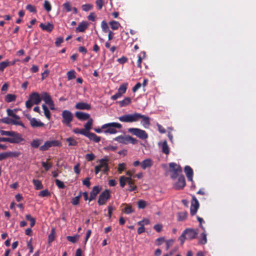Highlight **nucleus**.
<instances>
[{
    "instance_id": "49",
    "label": "nucleus",
    "mask_w": 256,
    "mask_h": 256,
    "mask_svg": "<svg viewBox=\"0 0 256 256\" xmlns=\"http://www.w3.org/2000/svg\"><path fill=\"white\" fill-rule=\"evenodd\" d=\"M93 8V6L91 4H88L82 5V10L84 12H88L91 10Z\"/></svg>"
},
{
    "instance_id": "25",
    "label": "nucleus",
    "mask_w": 256,
    "mask_h": 256,
    "mask_svg": "<svg viewBox=\"0 0 256 256\" xmlns=\"http://www.w3.org/2000/svg\"><path fill=\"white\" fill-rule=\"evenodd\" d=\"M41 98L46 104H48L52 100L50 95L46 92H43L41 94Z\"/></svg>"
},
{
    "instance_id": "15",
    "label": "nucleus",
    "mask_w": 256,
    "mask_h": 256,
    "mask_svg": "<svg viewBox=\"0 0 256 256\" xmlns=\"http://www.w3.org/2000/svg\"><path fill=\"white\" fill-rule=\"evenodd\" d=\"M102 188L100 186H94L90 192V196L88 198L89 202H91L92 200L96 199L97 195L102 190Z\"/></svg>"
},
{
    "instance_id": "53",
    "label": "nucleus",
    "mask_w": 256,
    "mask_h": 256,
    "mask_svg": "<svg viewBox=\"0 0 256 256\" xmlns=\"http://www.w3.org/2000/svg\"><path fill=\"white\" fill-rule=\"evenodd\" d=\"M55 182L56 185L59 188L63 189L66 187L64 182L58 179H56L55 180Z\"/></svg>"
},
{
    "instance_id": "18",
    "label": "nucleus",
    "mask_w": 256,
    "mask_h": 256,
    "mask_svg": "<svg viewBox=\"0 0 256 256\" xmlns=\"http://www.w3.org/2000/svg\"><path fill=\"white\" fill-rule=\"evenodd\" d=\"M75 108L80 110H90L91 108V106L88 103L80 102L75 105Z\"/></svg>"
},
{
    "instance_id": "6",
    "label": "nucleus",
    "mask_w": 256,
    "mask_h": 256,
    "mask_svg": "<svg viewBox=\"0 0 256 256\" xmlns=\"http://www.w3.org/2000/svg\"><path fill=\"white\" fill-rule=\"evenodd\" d=\"M0 134L2 136H11L12 138H10L13 139L16 141L15 144L19 143L24 140L22 137V136L20 134L14 131H6L4 130H0Z\"/></svg>"
},
{
    "instance_id": "48",
    "label": "nucleus",
    "mask_w": 256,
    "mask_h": 256,
    "mask_svg": "<svg viewBox=\"0 0 256 256\" xmlns=\"http://www.w3.org/2000/svg\"><path fill=\"white\" fill-rule=\"evenodd\" d=\"M44 10L47 11L48 12H49L52 10V6L50 4V2L47 0H45L44 4Z\"/></svg>"
},
{
    "instance_id": "44",
    "label": "nucleus",
    "mask_w": 256,
    "mask_h": 256,
    "mask_svg": "<svg viewBox=\"0 0 256 256\" xmlns=\"http://www.w3.org/2000/svg\"><path fill=\"white\" fill-rule=\"evenodd\" d=\"M72 132L76 134H80L83 136H86L87 132H86L84 129H80L78 128H76L72 130Z\"/></svg>"
},
{
    "instance_id": "62",
    "label": "nucleus",
    "mask_w": 256,
    "mask_h": 256,
    "mask_svg": "<svg viewBox=\"0 0 256 256\" xmlns=\"http://www.w3.org/2000/svg\"><path fill=\"white\" fill-rule=\"evenodd\" d=\"M13 120L12 119V124H14V125H18V126H22V127H24V124L22 123V122L19 120Z\"/></svg>"
},
{
    "instance_id": "61",
    "label": "nucleus",
    "mask_w": 256,
    "mask_h": 256,
    "mask_svg": "<svg viewBox=\"0 0 256 256\" xmlns=\"http://www.w3.org/2000/svg\"><path fill=\"white\" fill-rule=\"evenodd\" d=\"M54 229L52 228V230L51 233L48 236V240L49 242H51L52 241H54Z\"/></svg>"
},
{
    "instance_id": "1",
    "label": "nucleus",
    "mask_w": 256,
    "mask_h": 256,
    "mask_svg": "<svg viewBox=\"0 0 256 256\" xmlns=\"http://www.w3.org/2000/svg\"><path fill=\"white\" fill-rule=\"evenodd\" d=\"M41 101V96L38 92H32L29 96L28 100L26 102V106L30 109L34 104H38Z\"/></svg>"
},
{
    "instance_id": "35",
    "label": "nucleus",
    "mask_w": 256,
    "mask_h": 256,
    "mask_svg": "<svg viewBox=\"0 0 256 256\" xmlns=\"http://www.w3.org/2000/svg\"><path fill=\"white\" fill-rule=\"evenodd\" d=\"M49 160V159H47L46 162H42V166L44 168L46 171H48L52 167V162H48Z\"/></svg>"
},
{
    "instance_id": "40",
    "label": "nucleus",
    "mask_w": 256,
    "mask_h": 256,
    "mask_svg": "<svg viewBox=\"0 0 256 256\" xmlns=\"http://www.w3.org/2000/svg\"><path fill=\"white\" fill-rule=\"evenodd\" d=\"M10 65V62L7 60L0 62V70L3 72L5 68Z\"/></svg>"
},
{
    "instance_id": "14",
    "label": "nucleus",
    "mask_w": 256,
    "mask_h": 256,
    "mask_svg": "<svg viewBox=\"0 0 256 256\" xmlns=\"http://www.w3.org/2000/svg\"><path fill=\"white\" fill-rule=\"evenodd\" d=\"M140 119H142L141 124L144 128H149L150 123V118L148 116L138 113V121Z\"/></svg>"
},
{
    "instance_id": "34",
    "label": "nucleus",
    "mask_w": 256,
    "mask_h": 256,
    "mask_svg": "<svg viewBox=\"0 0 256 256\" xmlns=\"http://www.w3.org/2000/svg\"><path fill=\"white\" fill-rule=\"evenodd\" d=\"M128 83L122 84L120 86L118 89V92H120L122 95H123V94H125L126 91V90L128 88Z\"/></svg>"
},
{
    "instance_id": "21",
    "label": "nucleus",
    "mask_w": 256,
    "mask_h": 256,
    "mask_svg": "<svg viewBox=\"0 0 256 256\" xmlns=\"http://www.w3.org/2000/svg\"><path fill=\"white\" fill-rule=\"evenodd\" d=\"M88 26V22L83 21L80 23L78 26L76 28V32H84Z\"/></svg>"
},
{
    "instance_id": "47",
    "label": "nucleus",
    "mask_w": 256,
    "mask_h": 256,
    "mask_svg": "<svg viewBox=\"0 0 256 256\" xmlns=\"http://www.w3.org/2000/svg\"><path fill=\"white\" fill-rule=\"evenodd\" d=\"M68 80H71L76 78V72L74 70L68 71L67 74Z\"/></svg>"
},
{
    "instance_id": "24",
    "label": "nucleus",
    "mask_w": 256,
    "mask_h": 256,
    "mask_svg": "<svg viewBox=\"0 0 256 256\" xmlns=\"http://www.w3.org/2000/svg\"><path fill=\"white\" fill-rule=\"evenodd\" d=\"M142 169L145 170L148 168H150L152 165V162L150 158H147L144 160L140 163Z\"/></svg>"
},
{
    "instance_id": "39",
    "label": "nucleus",
    "mask_w": 256,
    "mask_h": 256,
    "mask_svg": "<svg viewBox=\"0 0 256 256\" xmlns=\"http://www.w3.org/2000/svg\"><path fill=\"white\" fill-rule=\"evenodd\" d=\"M82 196V192H80L79 194L76 196L72 198L71 202L74 206H76L79 204L80 199Z\"/></svg>"
},
{
    "instance_id": "41",
    "label": "nucleus",
    "mask_w": 256,
    "mask_h": 256,
    "mask_svg": "<svg viewBox=\"0 0 256 256\" xmlns=\"http://www.w3.org/2000/svg\"><path fill=\"white\" fill-rule=\"evenodd\" d=\"M79 235L76 234L74 236H68L66 239L68 241L72 243H76L78 240Z\"/></svg>"
},
{
    "instance_id": "22",
    "label": "nucleus",
    "mask_w": 256,
    "mask_h": 256,
    "mask_svg": "<svg viewBox=\"0 0 256 256\" xmlns=\"http://www.w3.org/2000/svg\"><path fill=\"white\" fill-rule=\"evenodd\" d=\"M86 137L88 138L90 140L93 141L94 142H98L100 140V137L98 136L95 134L91 132H87Z\"/></svg>"
},
{
    "instance_id": "63",
    "label": "nucleus",
    "mask_w": 256,
    "mask_h": 256,
    "mask_svg": "<svg viewBox=\"0 0 256 256\" xmlns=\"http://www.w3.org/2000/svg\"><path fill=\"white\" fill-rule=\"evenodd\" d=\"M12 119L8 117L2 118L1 120V122L6 124H12Z\"/></svg>"
},
{
    "instance_id": "11",
    "label": "nucleus",
    "mask_w": 256,
    "mask_h": 256,
    "mask_svg": "<svg viewBox=\"0 0 256 256\" xmlns=\"http://www.w3.org/2000/svg\"><path fill=\"white\" fill-rule=\"evenodd\" d=\"M200 204L198 201L194 196H192V200L190 208V213L192 216L196 214L198 208H199Z\"/></svg>"
},
{
    "instance_id": "51",
    "label": "nucleus",
    "mask_w": 256,
    "mask_h": 256,
    "mask_svg": "<svg viewBox=\"0 0 256 256\" xmlns=\"http://www.w3.org/2000/svg\"><path fill=\"white\" fill-rule=\"evenodd\" d=\"M26 8L30 12H33V13L36 12V7L33 5H32L30 4H28L26 6Z\"/></svg>"
},
{
    "instance_id": "8",
    "label": "nucleus",
    "mask_w": 256,
    "mask_h": 256,
    "mask_svg": "<svg viewBox=\"0 0 256 256\" xmlns=\"http://www.w3.org/2000/svg\"><path fill=\"white\" fill-rule=\"evenodd\" d=\"M61 146L62 143L59 140H48L40 147V150L41 151H46L51 147L60 146Z\"/></svg>"
},
{
    "instance_id": "2",
    "label": "nucleus",
    "mask_w": 256,
    "mask_h": 256,
    "mask_svg": "<svg viewBox=\"0 0 256 256\" xmlns=\"http://www.w3.org/2000/svg\"><path fill=\"white\" fill-rule=\"evenodd\" d=\"M122 126L118 122H110L103 124L102 126V129H106L104 132L105 134H114L117 132L116 128H121Z\"/></svg>"
},
{
    "instance_id": "59",
    "label": "nucleus",
    "mask_w": 256,
    "mask_h": 256,
    "mask_svg": "<svg viewBox=\"0 0 256 256\" xmlns=\"http://www.w3.org/2000/svg\"><path fill=\"white\" fill-rule=\"evenodd\" d=\"M96 6L98 7V9L99 10H100L104 4V0H96Z\"/></svg>"
},
{
    "instance_id": "43",
    "label": "nucleus",
    "mask_w": 256,
    "mask_h": 256,
    "mask_svg": "<svg viewBox=\"0 0 256 256\" xmlns=\"http://www.w3.org/2000/svg\"><path fill=\"white\" fill-rule=\"evenodd\" d=\"M26 218L27 220L30 222V225L31 227H33L36 224V220L32 218L30 214H26Z\"/></svg>"
},
{
    "instance_id": "38",
    "label": "nucleus",
    "mask_w": 256,
    "mask_h": 256,
    "mask_svg": "<svg viewBox=\"0 0 256 256\" xmlns=\"http://www.w3.org/2000/svg\"><path fill=\"white\" fill-rule=\"evenodd\" d=\"M7 114L8 116H10L11 117H12L16 120H20V118L18 116L14 114V110L11 109H7L6 110Z\"/></svg>"
},
{
    "instance_id": "7",
    "label": "nucleus",
    "mask_w": 256,
    "mask_h": 256,
    "mask_svg": "<svg viewBox=\"0 0 256 256\" xmlns=\"http://www.w3.org/2000/svg\"><path fill=\"white\" fill-rule=\"evenodd\" d=\"M138 112L122 116L118 118L119 120L124 122H138Z\"/></svg>"
},
{
    "instance_id": "46",
    "label": "nucleus",
    "mask_w": 256,
    "mask_h": 256,
    "mask_svg": "<svg viewBox=\"0 0 256 256\" xmlns=\"http://www.w3.org/2000/svg\"><path fill=\"white\" fill-rule=\"evenodd\" d=\"M50 196V192L48 189H46L40 191L39 192L38 196L41 197H47Z\"/></svg>"
},
{
    "instance_id": "3",
    "label": "nucleus",
    "mask_w": 256,
    "mask_h": 256,
    "mask_svg": "<svg viewBox=\"0 0 256 256\" xmlns=\"http://www.w3.org/2000/svg\"><path fill=\"white\" fill-rule=\"evenodd\" d=\"M108 158H104L99 160V164L94 168L95 174H97L100 171H102L104 174H107L110 168L108 165Z\"/></svg>"
},
{
    "instance_id": "58",
    "label": "nucleus",
    "mask_w": 256,
    "mask_h": 256,
    "mask_svg": "<svg viewBox=\"0 0 256 256\" xmlns=\"http://www.w3.org/2000/svg\"><path fill=\"white\" fill-rule=\"evenodd\" d=\"M119 180H120V186L122 188H124V186L126 185V177L124 176H121Z\"/></svg>"
},
{
    "instance_id": "45",
    "label": "nucleus",
    "mask_w": 256,
    "mask_h": 256,
    "mask_svg": "<svg viewBox=\"0 0 256 256\" xmlns=\"http://www.w3.org/2000/svg\"><path fill=\"white\" fill-rule=\"evenodd\" d=\"M101 27L104 32H107L109 30V28L107 22L105 20H102L101 22Z\"/></svg>"
},
{
    "instance_id": "27",
    "label": "nucleus",
    "mask_w": 256,
    "mask_h": 256,
    "mask_svg": "<svg viewBox=\"0 0 256 256\" xmlns=\"http://www.w3.org/2000/svg\"><path fill=\"white\" fill-rule=\"evenodd\" d=\"M178 220L182 222L186 220L188 217V212L186 211L179 212L177 214Z\"/></svg>"
},
{
    "instance_id": "52",
    "label": "nucleus",
    "mask_w": 256,
    "mask_h": 256,
    "mask_svg": "<svg viewBox=\"0 0 256 256\" xmlns=\"http://www.w3.org/2000/svg\"><path fill=\"white\" fill-rule=\"evenodd\" d=\"M138 142V140L133 137L128 136V143L132 144H136Z\"/></svg>"
},
{
    "instance_id": "19",
    "label": "nucleus",
    "mask_w": 256,
    "mask_h": 256,
    "mask_svg": "<svg viewBox=\"0 0 256 256\" xmlns=\"http://www.w3.org/2000/svg\"><path fill=\"white\" fill-rule=\"evenodd\" d=\"M30 123V126L34 128L44 127L45 126L44 123L42 122L40 120L36 119V118H33L32 120Z\"/></svg>"
},
{
    "instance_id": "9",
    "label": "nucleus",
    "mask_w": 256,
    "mask_h": 256,
    "mask_svg": "<svg viewBox=\"0 0 256 256\" xmlns=\"http://www.w3.org/2000/svg\"><path fill=\"white\" fill-rule=\"evenodd\" d=\"M128 132L142 140H145L148 138V134L144 130L138 128H130L128 129Z\"/></svg>"
},
{
    "instance_id": "64",
    "label": "nucleus",
    "mask_w": 256,
    "mask_h": 256,
    "mask_svg": "<svg viewBox=\"0 0 256 256\" xmlns=\"http://www.w3.org/2000/svg\"><path fill=\"white\" fill-rule=\"evenodd\" d=\"M117 61L120 64H124L127 62L128 58L126 56H122L118 59Z\"/></svg>"
},
{
    "instance_id": "10",
    "label": "nucleus",
    "mask_w": 256,
    "mask_h": 256,
    "mask_svg": "<svg viewBox=\"0 0 256 256\" xmlns=\"http://www.w3.org/2000/svg\"><path fill=\"white\" fill-rule=\"evenodd\" d=\"M110 198V192L106 189L100 194L98 203L100 206L104 205Z\"/></svg>"
},
{
    "instance_id": "29",
    "label": "nucleus",
    "mask_w": 256,
    "mask_h": 256,
    "mask_svg": "<svg viewBox=\"0 0 256 256\" xmlns=\"http://www.w3.org/2000/svg\"><path fill=\"white\" fill-rule=\"evenodd\" d=\"M162 152L168 155L170 153V149L168 146V144L166 140H164L162 145Z\"/></svg>"
},
{
    "instance_id": "16",
    "label": "nucleus",
    "mask_w": 256,
    "mask_h": 256,
    "mask_svg": "<svg viewBox=\"0 0 256 256\" xmlns=\"http://www.w3.org/2000/svg\"><path fill=\"white\" fill-rule=\"evenodd\" d=\"M20 155L18 152H6L0 154V161L10 157H18Z\"/></svg>"
},
{
    "instance_id": "4",
    "label": "nucleus",
    "mask_w": 256,
    "mask_h": 256,
    "mask_svg": "<svg viewBox=\"0 0 256 256\" xmlns=\"http://www.w3.org/2000/svg\"><path fill=\"white\" fill-rule=\"evenodd\" d=\"M170 168V178L172 180L176 179L180 176V174L182 172V168L180 165L174 162H170L169 164Z\"/></svg>"
},
{
    "instance_id": "42",
    "label": "nucleus",
    "mask_w": 256,
    "mask_h": 256,
    "mask_svg": "<svg viewBox=\"0 0 256 256\" xmlns=\"http://www.w3.org/2000/svg\"><path fill=\"white\" fill-rule=\"evenodd\" d=\"M66 141L68 142L70 146H75L78 144L76 140L72 137L67 138Z\"/></svg>"
},
{
    "instance_id": "17",
    "label": "nucleus",
    "mask_w": 256,
    "mask_h": 256,
    "mask_svg": "<svg viewBox=\"0 0 256 256\" xmlns=\"http://www.w3.org/2000/svg\"><path fill=\"white\" fill-rule=\"evenodd\" d=\"M75 116L78 120L82 121L86 120L90 118V114L82 112H76L75 113Z\"/></svg>"
},
{
    "instance_id": "36",
    "label": "nucleus",
    "mask_w": 256,
    "mask_h": 256,
    "mask_svg": "<svg viewBox=\"0 0 256 256\" xmlns=\"http://www.w3.org/2000/svg\"><path fill=\"white\" fill-rule=\"evenodd\" d=\"M109 24H110L111 28L112 30H116L120 26V24L118 22H116L115 20L110 21L109 22Z\"/></svg>"
},
{
    "instance_id": "56",
    "label": "nucleus",
    "mask_w": 256,
    "mask_h": 256,
    "mask_svg": "<svg viewBox=\"0 0 256 256\" xmlns=\"http://www.w3.org/2000/svg\"><path fill=\"white\" fill-rule=\"evenodd\" d=\"M138 205L139 208L143 209L146 206V202L144 200H140L138 202Z\"/></svg>"
},
{
    "instance_id": "32",
    "label": "nucleus",
    "mask_w": 256,
    "mask_h": 256,
    "mask_svg": "<svg viewBox=\"0 0 256 256\" xmlns=\"http://www.w3.org/2000/svg\"><path fill=\"white\" fill-rule=\"evenodd\" d=\"M93 123V120L92 118H90L88 120V122L84 125V130L87 132H90V130L92 128V126Z\"/></svg>"
},
{
    "instance_id": "23",
    "label": "nucleus",
    "mask_w": 256,
    "mask_h": 256,
    "mask_svg": "<svg viewBox=\"0 0 256 256\" xmlns=\"http://www.w3.org/2000/svg\"><path fill=\"white\" fill-rule=\"evenodd\" d=\"M40 27L44 30H46L48 32H51L54 29V26L52 24L48 22L46 24H45L43 23H41L40 24Z\"/></svg>"
},
{
    "instance_id": "28",
    "label": "nucleus",
    "mask_w": 256,
    "mask_h": 256,
    "mask_svg": "<svg viewBox=\"0 0 256 256\" xmlns=\"http://www.w3.org/2000/svg\"><path fill=\"white\" fill-rule=\"evenodd\" d=\"M43 140L42 139H34L30 143V146L32 148H38L42 142Z\"/></svg>"
},
{
    "instance_id": "5",
    "label": "nucleus",
    "mask_w": 256,
    "mask_h": 256,
    "mask_svg": "<svg viewBox=\"0 0 256 256\" xmlns=\"http://www.w3.org/2000/svg\"><path fill=\"white\" fill-rule=\"evenodd\" d=\"M62 123L68 128H71V122H72L74 118L72 112L68 110H64L62 112Z\"/></svg>"
},
{
    "instance_id": "60",
    "label": "nucleus",
    "mask_w": 256,
    "mask_h": 256,
    "mask_svg": "<svg viewBox=\"0 0 256 256\" xmlns=\"http://www.w3.org/2000/svg\"><path fill=\"white\" fill-rule=\"evenodd\" d=\"M126 168V164L124 163L120 164L118 166V172L121 174Z\"/></svg>"
},
{
    "instance_id": "20",
    "label": "nucleus",
    "mask_w": 256,
    "mask_h": 256,
    "mask_svg": "<svg viewBox=\"0 0 256 256\" xmlns=\"http://www.w3.org/2000/svg\"><path fill=\"white\" fill-rule=\"evenodd\" d=\"M184 172L188 181L192 182L194 172L192 169L188 166H186L184 168Z\"/></svg>"
},
{
    "instance_id": "55",
    "label": "nucleus",
    "mask_w": 256,
    "mask_h": 256,
    "mask_svg": "<svg viewBox=\"0 0 256 256\" xmlns=\"http://www.w3.org/2000/svg\"><path fill=\"white\" fill-rule=\"evenodd\" d=\"M124 212L126 214H130L134 212L131 206L126 204V207L124 208Z\"/></svg>"
},
{
    "instance_id": "12",
    "label": "nucleus",
    "mask_w": 256,
    "mask_h": 256,
    "mask_svg": "<svg viewBox=\"0 0 256 256\" xmlns=\"http://www.w3.org/2000/svg\"><path fill=\"white\" fill-rule=\"evenodd\" d=\"M183 233L186 236L187 240H193L196 238L198 232L196 230H194L191 228H186L184 232Z\"/></svg>"
},
{
    "instance_id": "57",
    "label": "nucleus",
    "mask_w": 256,
    "mask_h": 256,
    "mask_svg": "<svg viewBox=\"0 0 256 256\" xmlns=\"http://www.w3.org/2000/svg\"><path fill=\"white\" fill-rule=\"evenodd\" d=\"M86 159L88 161H92L95 158V156L94 154H88L85 156Z\"/></svg>"
},
{
    "instance_id": "30",
    "label": "nucleus",
    "mask_w": 256,
    "mask_h": 256,
    "mask_svg": "<svg viewBox=\"0 0 256 256\" xmlns=\"http://www.w3.org/2000/svg\"><path fill=\"white\" fill-rule=\"evenodd\" d=\"M115 140L118 142L120 143L124 144H128V136H120L116 137L114 138Z\"/></svg>"
},
{
    "instance_id": "26",
    "label": "nucleus",
    "mask_w": 256,
    "mask_h": 256,
    "mask_svg": "<svg viewBox=\"0 0 256 256\" xmlns=\"http://www.w3.org/2000/svg\"><path fill=\"white\" fill-rule=\"evenodd\" d=\"M120 107H124L131 103V98L129 97L125 98L123 100L118 102Z\"/></svg>"
},
{
    "instance_id": "13",
    "label": "nucleus",
    "mask_w": 256,
    "mask_h": 256,
    "mask_svg": "<svg viewBox=\"0 0 256 256\" xmlns=\"http://www.w3.org/2000/svg\"><path fill=\"white\" fill-rule=\"evenodd\" d=\"M178 181L174 184V188L176 190H182L186 186V180L182 174L178 177Z\"/></svg>"
},
{
    "instance_id": "54",
    "label": "nucleus",
    "mask_w": 256,
    "mask_h": 256,
    "mask_svg": "<svg viewBox=\"0 0 256 256\" xmlns=\"http://www.w3.org/2000/svg\"><path fill=\"white\" fill-rule=\"evenodd\" d=\"M62 6L65 8L67 12L72 10L70 4L69 2H66L62 4Z\"/></svg>"
},
{
    "instance_id": "31",
    "label": "nucleus",
    "mask_w": 256,
    "mask_h": 256,
    "mask_svg": "<svg viewBox=\"0 0 256 256\" xmlns=\"http://www.w3.org/2000/svg\"><path fill=\"white\" fill-rule=\"evenodd\" d=\"M32 183L34 186L35 189L36 190H41L43 188L41 181L38 180L33 179Z\"/></svg>"
},
{
    "instance_id": "50",
    "label": "nucleus",
    "mask_w": 256,
    "mask_h": 256,
    "mask_svg": "<svg viewBox=\"0 0 256 256\" xmlns=\"http://www.w3.org/2000/svg\"><path fill=\"white\" fill-rule=\"evenodd\" d=\"M0 142H8L12 144H15L16 141L10 138L0 137Z\"/></svg>"
},
{
    "instance_id": "37",
    "label": "nucleus",
    "mask_w": 256,
    "mask_h": 256,
    "mask_svg": "<svg viewBox=\"0 0 256 256\" xmlns=\"http://www.w3.org/2000/svg\"><path fill=\"white\" fill-rule=\"evenodd\" d=\"M207 242L206 234V230L204 231L201 234V238L199 240V243L202 244H204Z\"/></svg>"
},
{
    "instance_id": "33",
    "label": "nucleus",
    "mask_w": 256,
    "mask_h": 256,
    "mask_svg": "<svg viewBox=\"0 0 256 256\" xmlns=\"http://www.w3.org/2000/svg\"><path fill=\"white\" fill-rule=\"evenodd\" d=\"M16 98V96L14 94H8L5 96V101L7 102H10L15 101Z\"/></svg>"
}]
</instances>
